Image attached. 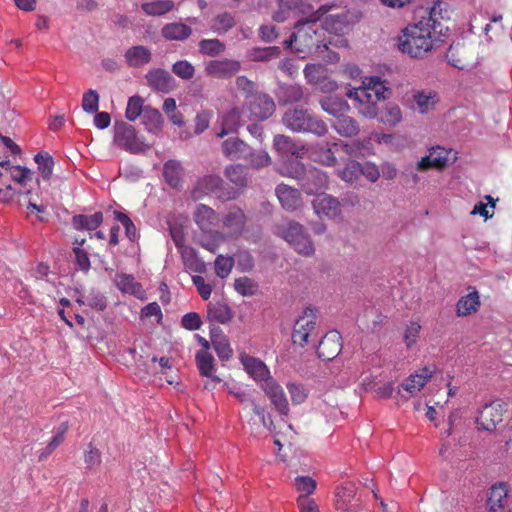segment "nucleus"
Instances as JSON below:
<instances>
[{"instance_id":"nucleus-1","label":"nucleus","mask_w":512,"mask_h":512,"mask_svg":"<svg viewBox=\"0 0 512 512\" xmlns=\"http://www.w3.org/2000/svg\"><path fill=\"white\" fill-rule=\"evenodd\" d=\"M441 3L424 11L420 19L408 24L398 36V49L412 58H424L434 49L442 33Z\"/></svg>"},{"instance_id":"nucleus-2","label":"nucleus","mask_w":512,"mask_h":512,"mask_svg":"<svg viewBox=\"0 0 512 512\" xmlns=\"http://www.w3.org/2000/svg\"><path fill=\"white\" fill-rule=\"evenodd\" d=\"M37 181L35 173L27 167L13 165V162H0V202L13 201L15 196L23 197L28 209L43 212V207L34 203L31 198L26 200L31 193L32 184Z\"/></svg>"},{"instance_id":"nucleus-3","label":"nucleus","mask_w":512,"mask_h":512,"mask_svg":"<svg viewBox=\"0 0 512 512\" xmlns=\"http://www.w3.org/2000/svg\"><path fill=\"white\" fill-rule=\"evenodd\" d=\"M334 7L335 4L322 5L313 12L310 18L298 21L294 26L291 37L284 41L285 47L302 54V58L310 53L318 52L321 47L327 49L328 47L324 43L323 29L319 27L317 22Z\"/></svg>"},{"instance_id":"nucleus-4","label":"nucleus","mask_w":512,"mask_h":512,"mask_svg":"<svg viewBox=\"0 0 512 512\" xmlns=\"http://www.w3.org/2000/svg\"><path fill=\"white\" fill-rule=\"evenodd\" d=\"M389 88L386 82L379 77H369L363 81V85L348 92V97L355 101V108L367 118H374L378 114L377 103L385 100Z\"/></svg>"},{"instance_id":"nucleus-5","label":"nucleus","mask_w":512,"mask_h":512,"mask_svg":"<svg viewBox=\"0 0 512 512\" xmlns=\"http://www.w3.org/2000/svg\"><path fill=\"white\" fill-rule=\"evenodd\" d=\"M277 170L286 177L295 178L302 182V187L308 194H315L327 184L326 175L317 170H306L303 162H277Z\"/></svg>"},{"instance_id":"nucleus-6","label":"nucleus","mask_w":512,"mask_h":512,"mask_svg":"<svg viewBox=\"0 0 512 512\" xmlns=\"http://www.w3.org/2000/svg\"><path fill=\"white\" fill-rule=\"evenodd\" d=\"M284 126L293 132H310L322 136L327 132L326 124L315 117L309 109L294 107L282 117Z\"/></svg>"},{"instance_id":"nucleus-7","label":"nucleus","mask_w":512,"mask_h":512,"mask_svg":"<svg viewBox=\"0 0 512 512\" xmlns=\"http://www.w3.org/2000/svg\"><path fill=\"white\" fill-rule=\"evenodd\" d=\"M114 142L118 147L130 153H143L152 146L137 134L132 125L123 121L116 122L114 125Z\"/></svg>"},{"instance_id":"nucleus-8","label":"nucleus","mask_w":512,"mask_h":512,"mask_svg":"<svg viewBox=\"0 0 512 512\" xmlns=\"http://www.w3.org/2000/svg\"><path fill=\"white\" fill-rule=\"evenodd\" d=\"M370 144V141L362 144L353 143L352 145L344 143L342 140L327 142L325 147H321V150H324L322 156L325 160L331 161L337 160L338 158L340 160H346V157H366L370 155V148L368 147Z\"/></svg>"},{"instance_id":"nucleus-9","label":"nucleus","mask_w":512,"mask_h":512,"mask_svg":"<svg viewBox=\"0 0 512 512\" xmlns=\"http://www.w3.org/2000/svg\"><path fill=\"white\" fill-rule=\"evenodd\" d=\"M283 238L299 254L309 257L315 252L314 245L307 234L304 233L303 226L296 222H291L283 231Z\"/></svg>"},{"instance_id":"nucleus-10","label":"nucleus","mask_w":512,"mask_h":512,"mask_svg":"<svg viewBox=\"0 0 512 512\" xmlns=\"http://www.w3.org/2000/svg\"><path fill=\"white\" fill-rule=\"evenodd\" d=\"M316 329V313L311 308H306L296 319L293 332V344L303 347L308 343L309 337Z\"/></svg>"},{"instance_id":"nucleus-11","label":"nucleus","mask_w":512,"mask_h":512,"mask_svg":"<svg viewBox=\"0 0 512 512\" xmlns=\"http://www.w3.org/2000/svg\"><path fill=\"white\" fill-rule=\"evenodd\" d=\"M245 105L250 113L251 121H263L270 118L276 108L274 100L266 93H256L245 101Z\"/></svg>"},{"instance_id":"nucleus-12","label":"nucleus","mask_w":512,"mask_h":512,"mask_svg":"<svg viewBox=\"0 0 512 512\" xmlns=\"http://www.w3.org/2000/svg\"><path fill=\"white\" fill-rule=\"evenodd\" d=\"M273 149L278 157L303 159L307 156L308 147L287 135L278 134L273 138Z\"/></svg>"},{"instance_id":"nucleus-13","label":"nucleus","mask_w":512,"mask_h":512,"mask_svg":"<svg viewBox=\"0 0 512 512\" xmlns=\"http://www.w3.org/2000/svg\"><path fill=\"white\" fill-rule=\"evenodd\" d=\"M246 215L239 207H232L222 218V237L237 239L246 226Z\"/></svg>"},{"instance_id":"nucleus-14","label":"nucleus","mask_w":512,"mask_h":512,"mask_svg":"<svg viewBox=\"0 0 512 512\" xmlns=\"http://www.w3.org/2000/svg\"><path fill=\"white\" fill-rule=\"evenodd\" d=\"M505 412L504 405L499 401L486 404L479 412L476 418L478 429L493 431L496 426L502 422Z\"/></svg>"},{"instance_id":"nucleus-15","label":"nucleus","mask_w":512,"mask_h":512,"mask_svg":"<svg viewBox=\"0 0 512 512\" xmlns=\"http://www.w3.org/2000/svg\"><path fill=\"white\" fill-rule=\"evenodd\" d=\"M489 512H512V499L505 483L493 485L487 500Z\"/></svg>"},{"instance_id":"nucleus-16","label":"nucleus","mask_w":512,"mask_h":512,"mask_svg":"<svg viewBox=\"0 0 512 512\" xmlns=\"http://www.w3.org/2000/svg\"><path fill=\"white\" fill-rule=\"evenodd\" d=\"M356 485L346 482L336 488L334 507L339 512L356 511Z\"/></svg>"},{"instance_id":"nucleus-17","label":"nucleus","mask_w":512,"mask_h":512,"mask_svg":"<svg viewBox=\"0 0 512 512\" xmlns=\"http://www.w3.org/2000/svg\"><path fill=\"white\" fill-rule=\"evenodd\" d=\"M342 338L338 331L332 330L326 333L317 347V355L323 360H333L342 349Z\"/></svg>"},{"instance_id":"nucleus-18","label":"nucleus","mask_w":512,"mask_h":512,"mask_svg":"<svg viewBox=\"0 0 512 512\" xmlns=\"http://www.w3.org/2000/svg\"><path fill=\"white\" fill-rule=\"evenodd\" d=\"M241 64L233 59L211 60L206 63L205 71L207 75L215 78H230L239 72Z\"/></svg>"},{"instance_id":"nucleus-19","label":"nucleus","mask_w":512,"mask_h":512,"mask_svg":"<svg viewBox=\"0 0 512 512\" xmlns=\"http://www.w3.org/2000/svg\"><path fill=\"white\" fill-rule=\"evenodd\" d=\"M261 388L280 414L287 416L289 407L283 388L273 378L268 380L267 383H262Z\"/></svg>"},{"instance_id":"nucleus-20","label":"nucleus","mask_w":512,"mask_h":512,"mask_svg":"<svg viewBox=\"0 0 512 512\" xmlns=\"http://www.w3.org/2000/svg\"><path fill=\"white\" fill-rule=\"evenodd\" d=\"M230 394H232L244 406L245 409H251L253 414L258 417L261 426L269 430L271 429L270 426L273 424V422L270 420L269 424L267 423L264 408L255 402L251 393L238 388L230 390Z\"/></svg>"},{"instance_id":"nucleus-21","label":"nucleus","mask_w":512,"mask_h":512,"mask_svg":"<svg viewBox=\"0 0 512 512\" xmlns=\"http://www.w3.org/2000/svg\"><path fill=\"white\" fill-rule=\"evenodd\" d=\"M312 10L310 4L306 0H279V10L274 14L273 18L276 21L282 22L286 20L289 15H304Z\"/></svg>"},{"instance_id":"nucleus-22","label":"nucleus","mask_w":512,"mask_h":512,"mask_svg":"<svg viewBox=\"0 0 512 512\" xmlns=\"http://www.w3.org/2000/svg\"><path fill=\"white\" fill-rule=\"evenodd\" d=\"M312 204L315 213L320 217L334 219L340 215V203L331 195H317Z\"/></svg>"},{"instance_id":"nucleus-23","label":"nucleus","mask_w":512,"mask_h":512,"mask_svg":"<svg viewBox=\"0 0 512 512\" xmlns=\"http://www.w3.org/2000/svg\"><path fill=\"white\" fill-rule=\"evenodd\" d=\"M241 362L244 366V370L256 381L259 383H267L268 380H271L270 371L266 364L255 357L245 355L241 357Z\"/></svg>"},{"instance_id":"nucleus-24","label":"nucleus","mask_w":512,"mask_h":512,"mask_svg":"<svg viewBox=\"0 0 512 512\" xmlns=\"http://www.w3.org/2000/svg\"><path fill=\"white\" fill-rule=\"evenodd\" d=\"M145 77L148 85L155 91L169 93L174 87V79L166 70L151 69Z\"/></svg>"},{"instance_id":"nucleus-25","label":"nucleus","mask_w":512,"mask_h":512,"mask_svg":"<svg viewBox=\"0 0 512 512\" xmlns=\"http://www.w3.org/2000/svg\"><path fill=\"white\" fill-rule=\"evenodd\" d=\"M223 155L231 159L252 156L250 146L238 137H229L222 143Z\"/></svg>"},{"instance_id":"nucleus-26","label":"nucleus","mask_w":512,"mask_h":512,"mask_svg":"<svg viewBox=\"0 0 512 512\" xmlns=\"http://www.w3.org/2000/svg\"><path fill=\"white\" fill-rule=\"evenodd\" d=\"M115 284L117 288L123 293L131 294L140 300H144L146 298V292L143 289L141 283L137 282L134 276L130 274H116Z\"/></svg>"},{"instance_id":"nucleus-27","label":"nucleus","mask_w":512,"mask_h":512,"mask_svg":"<svg viewBox=\"0 0 512 512\" xmlns=\"http://www.w3.org/2000/svg\"><path fill=\"white\" fill-rule=\"evenodd\" d=\"M276 195L282 207L287 211H295L302 206L300 192L287 185H278Z\"/></svg>"},{"instance_id":"nucleus-28","label":"nucleus","mask_w":512,"mask_h":512,"mask_svg":"<svg viewBox=\"0 0 512 512\" xmlns=\"http://www.w3.org/2000/svg\"><path fill=\"white\" fill-rule=\"evenodd\" d=\"M124 59L129 67H142L151 61L152 53L143 45L132 46L125 52Z\"/></svg>"},{"instance_id":"nucleus-29","label":"nucleus","mask_w":512,"mask_h":512,"mask_svg":"<svg viewBox=\"0 0 512 512\" xmlns=\"http://www.w3.org/2000/svg\"><path fill=\"white\" fill-rule=\"evenodd\" d=\"M195 361L202 376L212 378V381L215 383L220 382V378L214 375L215 359L211 353L206 350H200L195 355Z\"/></svg>"},{"instance_id":"nucleus-30","label":"nucleus","mask_w":512,"mask_h":512,"mask_svg":"<svg viewBox=\"0 0 512 512\" xmlns=\"http://www.w3.org/2000/svg\"><path fill=\"white\" fill-rule=\"evenodd\" d=\"M191 34V27L181 22L167 23L161 29V35L169 41H184Z\"/></svg>"},{"instance_id":"nucleus-31","label":"nucleus","mask_w":512,"mask_h":512,"mask_svg":"<svg viewBox=\"0 0 512 512\" xmlns=\"http://www.w3.org/2000/svg\"><path fill=\"white\" fill-rule=\"evenodd\" d=\"M142 123L149 134L157 136L162 131L164 120L157 109L148 106L144 109Z\"/></svg>"},{"instance_id":"nucleus-32","label":"nucleus","mask_w":512,"mask_h":512,"mask_svg":"<svg viewBox=\"0 0 512 512\" xmlns=\"http://www.w3.org/2000/svg\"><path fill=\"white\" fill-rule=\"evenodd\" d=\"M242 110L238 107L232 108L225 113L221 121V131L217 133V137H224L230 132H235L242 125Z\"/></svg>"},{"instance_id":"nucleus-33","label":"nucleus","mask_w":512,"mask_h":512,"mask_svg":"<svg viewBox=\"0 0 512 512\" xmlns=\"http://www.w3.org/2000/svg\"><path fill=\"white\" fill-rule=\"evenodd\" d=\"M194 220L202 231L207 232L216 224L217 215L211 207L200 204L194 213Z\"/></svg>"},{"instance_id":"nucleus-34","label":"nucleus","mask_w":512,"mask_h":512,"mask_svg":"<svg viewBox=\"0 0 512 512\" xmlns=\"http://www.w3.org/2000/svg\"><path fill=\"white\" fill-rule=\"evenodd\" d=\"M431 377L432 371L427 367H424L420 372L410 375L406 382L402 384V387L407 392L414 394L417 391H420Z\"/></svg>"},{"instance_id":"nucleus-35","label":"nucleus","mask_w":512,"mask_h":512,"mask_svg":"<svg viewBox=\"0 0 512 512\" xmlns=\"http://www.w3.org/2000/svg\"><path fill=\"white\" fill-rule=\"evenodd\" d=\"M175 8L173 0H153L141 5L142 11L148 16H163Z\"/></svg>"},{"instance_id":"nucleus-36","label":"nucleus","mask_w":512,"mask_h":512,"mask_svg":"<svg viewBox=\"0 0 512 512\" xmlns=\"http://www.w3.org/2000/svg\"><path fill=\"white\" fill-rule=\"evenodd\" d=\"M236 25L235 17L230 12H222L217 14L215 17L211 19V30L218 34L222 35L227 33Z\"/></svg>"},{"instance_id":"nucleus-37","label":"nucleus","mask_w":512,"mask_h":512,"mask_svg":"<svg viewBox=\"0 0 512 512\" xmlns=\"http://www.w3.org/2000/svg\"><path fill=\"white\" fill-rule=\"evenodd\" d=\"M457 315L460 317L468 316L476 312L480 306L479 295L477 291L461 297L457 302Z\"/></svg>"},{"instance_id":"nucleus-38","label":"nucleus","mask_w":512,"mask_h":512,"mask_svg":"<svg viewBox=\"0 0 512 512\" xmlns=\"http://www.w3.org/2000/svg\"><path fill=\"white\" fill-rule=\"evenodd\" d=\"M103 221V214L95 212L92 215H76L73 217V227L77 230L92 231L97 229Z\"/></svg>"},{"instance_id":"nucleus-39","label":"nucleus","mask_w":512,"mask_h":512,"mask_svg":"<svg viewBox=\"0 0 512 512\" xmlns=\"http://www.w3.org/2000/svg\"><path fill=\"white\" fill-rule=\"evenodd\" d=\"M321 107L325 112L335 116L336 119L349 110L347 102L337 96H328L323 99L321 101Z\"/></svg>"},{"instance_id":"nucleus-40","label":"nucleus","mask_w":512,"mask_h":512,"mask_svg":"<svg viewBox=\"0 0 512 512\" xmlns=\"http://www.w3.org/2000/svg\"><path fill=\"white\" fill-rule=\"evenodd\" d=\"M207 316L210 321L225 324L232 319V312L227 304H209Z\"/></svg>"},{"instance_id":"nucleus-41","label":"nucleus","mask_w":512,"mask_h":512,"mask_svg":"<svg viewBox=\"0 0 512 512\" xmlns=\"http://www.w3.org/2000/svg\"><path fill=\"white\" fill-rule=\"evenodd\" d=\"M333 128L342 136L352 137L358 134L359 125L351 117L342 115L338 117L333 123Z\"/></svg>"},{"instance_id":"nucleus-42","label":"nucleus","mask_w":512,"mask_h":512,"mask_svg":"<svg viewBox=\"0 0 512 512\" xmlns=\"http://www.w3.org/2000/svg\"><path fill=\"white\" fill-rule=\"evenodd\" d=\"M163 177L170 187H179L182 178L180 162H165L163 166Z\"/></svg>"},{"instance_id":"nucleus-43","label":"nucleus","mask_w":512,"mask_h":512,"mask_svg":"<svg viewBox=\"0 0 512 512\" xmlns=\"http://www.w3.org/2000/svg\"><path fill=\"white\" fill-rule=\"evenodd\" d=\"M294 487L299 493L298 497L311 498L310 495H312L317 488V482L310 476H297L294 479Z\"/></svg>"},{"instance_id":"nucleus-44","label":"nucleus","mask_w":512,"mask_h":512,"mask_svg":"<svg viewBox=\"0 0 512 512\" xmlns=\"http://www.w3.org/2000/svg\"><path fill=\"white\" fill-rule=\"evenodd\" d=\"M199 52L203 55L215 57L223 53L226 46L219 39H203L198 44Z\"/></svg>"},{"instance_id":"nucleus-45","label":"nucleus","mask_w":512,"mask_h":512,"mask_svg":"<svg viewBox=\"0 0 512 512\" xmlns=\"http://www.w3.org/2000/svg\"><path fill=\"white\" fill-rule=\"evenodd\" d=\"M420 160H458V152L443 146H433Z\"/></svg>"},{"instance_id":"nucleus-46","label":"nucleus","mask_w":512,"mask_h":512,"mask_svg":"<svg viewBox=\"0 0 512 512\" xmlns=\"http://www.w3.org/2000/svg\"><path fill=\"white\" fill-rule=\"evenodd\" d=\"M144 109L143 99L138 95L132 96L128 100L125 117L129 121H135L139 116L143 115Z\"/></svg>"},{"instance_id":"nucleus-47","label":"nucleus","mask_w":512,"mask_h":512,"mask_svg":"<svg viewBox=\"0 0 512 512\" xmlns=\"http://www.w3.org/2000/svg\"><path fill=\"white\" fill-rule=\"evenodd\" d=\"M222 179L215 175H207L204 176L199 182H198V188L203 191L204 193H214L217 194L219 197H222L221 194H218L221 186H222Z\"/></svg>"},{"instance_id":"nucleus-48","label":"nucleus","mask_w":512,"mask_h":512,"mask_svg":"<svg viewBox=\"0 0 512 512\" xmlns=\"http://www.w3.org/2000/svg\"><path fill=\"white\" fill-rule=\"evenodd\" d=\"M226 176L237 186L243 187L247 184L245 169L242 164H232L226 168Z\"/></svg>"},{"instance_id":"nucleus-49","label":"nucleus","mask_w":512,"mask_h":512,"mask_svg":"<svg viewBox=\"0 0 512 512\" xmlns=\"http://www.w3.org/2000/svg\"><path fill=\"white\" fill-rule=\"evenodd\" d=\"M347 24L348 18L344 13L330 15L324 20V28L334 33L342 32Z\"/></svg>"},{"instance_id":"nucleus-50","label":"nucleus","mask_w":512,"mask_h":512,"mask_svg":"<svg viewBox=\"0 0 512 512\" xmlns=\"http://www.w3.org/2000/svg\"><path fill=\"white\" fill-rule=\"evenodd\" d=\"M235 290L242 296H253L258 289V285L250 278L243 276L235 279Z\"/></svg>"},{"instance_id":"nucleus-51","label":"nucleus","mask_w":512,"mask_h":512,"mask_svg":"<svg viewBox=\"0 0 512 512\" xmlns=\"http://www.w3.org/2000/svg\"><path fill=\"white\" fill-rule=\"evenodd\" d=\"M215 272L218 277L226 278L234 266V259L232 257H225L219 254L215 259Z\"/></svg>"},{"instance_id":"nucleus-52","label":"nucleus","mask_w":512,"mask_h":512,"mask_svg":"<svg viewBox=\"0 0 512 512\" xmlns=\"http://www.w3.org/2000/svg\"><path fill=\"white\" fill-rule=\"evenodd\" d=\"M462 49L459 44H452L446 52L448 63L458 69H464L466 65L465 59L461 56Z\"/></svg>"},{"instance_id":"nucleus-53","label":"nucleus","mask_w":512,"mask_h":512,"mask_svg":"<svg viewBox=\"0 0 512 512\" xmlns=\"http://www.w3.org/2000/svg\"><path fill=\"white\" fill-rule=\"evenodd\" d=\"M172 72L183 80H190L194 77L195 68L190 62L179 60L173 64Z\"/></svg>"},{"instance_id":"nucleus-54","label":"nucleus","mask_w":512,"mask_h":512,"mask_svg":"<svg viewBox=\"0 0 512 512\" xmlns=\"http://www.w3.org/2000/svg\"><path fill=\"white\" fill-rule=\"evenodd\" d=\"M82 108L89 114L96 113L99 108V94L96 90L89 89L83 94Z\"/></svg>"},{"instance_id":"nucleus-55","label":"nucleus","mask_w":512,"mask_h":512,"mask_svg":"<svg viewBox=\"0 0 512 512\" xmlns=\"http://www.w3.org/2000/svg\"><path fill=\"white\" fill-rule=\"evenodd\" d=\"M437 94L435 92H420L415 95V102L421 113H426L436 103Z\"/></svg>"},{"instance_id":"nucleus-56","label":"nucleus","mask_w":512,"mask_h":512,"mask_svg":"<svg viewBox=\"0 0 512 512\" xmlns=\"http://www.w3.org/2000/svg\"><path fill=\"white\" fill-rule=\"evenodd\" d=\"M280 54L279 47H265V48H255L250 53V57L254 61H268L272 58L278 57Z\"/></svg>"},{"instance_id":"nucleus-57","label":"nucleus","mask_w":512,"mask_h":512,"mask_svg":"<svg viewBox=\"0 0 512 512\" xmlns=\"http://www.w3.org/2000/svg\"><path fill=\"white\" fill-rule=\"evenodd\" d=\"M211 340L213 347L221 360H228L232 357L233 351L226 338L221 337L219 339H215L212 335Z\"/></svg>"},{"instance_id":"nucleus-58","label":"nucleus","mask_w":512,"mask_h":512,"mask_svg":"<svg viewBox=\"0 0 512 512\" xmlns=\"http://www.w3.org/2000/svg\"><path fill=\"white\" fill-rule=\"evenodd\" d=\"M212 112L203 110L197 113L194 119V134L200 135L209 128Z\"/></svg>"},{"instance_id":"nucleus-59","label":"nucleus","mask_w":512,"mask_h":512,"mask_svg":"<svg viewBox=\"0 0 512 512\" xmlns=\"http://www.w3.org/2000/svg\"><path fill=\"white\" fill-rule=\"evenodd\" d=\"M119 174L126 180L135 182L142 177L143 171L135 163L126 162L123 167H120Z\"/></svg>"},{"instance_id":"nucleus-60","label":"nucleus","mask_w":512,"mask_h":512,"mask_svg":"<svg viewBox=\"0 0 512 512\" xmlns=\"http://www.w3.org/2000/svg\"><path fill=\"white\" fill-rule=\"evenodd\" d=\"M79 303L86 304L92 309H95L97 311H103L107 306L106 298L99 294H89L87 297H85V300H77Z\"/></svg>"},{"instance_id":"nucleus-61","label":"nucleus","mask_w":512,"mask_h":512,"mask_svg":"<svg viewBox=\"0 0 512 512\" xmlns=\"http://www.w3.org/2000/svg\"><path fill=\"white\" fill-rule=\"evenodd\" d=\"M283 96L285 102L296 103L304 99V92L298 85H289L283 89Z\"/></svg>"},{"instance_id":"nucleus-62","label":"nucleus","mask_w":512,"mask_h":512,"mask_svg":"<svg viewBox=\"0 0 512 512\" xmlns=\"http://www.w3.org/2000/svg\"><path fill=\"white\" fill-rule=\"evenodd\" d=\"M236 86L238 90L244 93L245 101L249 100L256 93L255 91V83L249 80L246 76H238L236 78Z\"/></svg>"},{"instance_id":"nucleus-63","label":"nucleus","mask_w":512,"mask_h":512,"mask_svg":"<svg viewBox=\"0 0 512 512\" xmlns=\"http://www.w3.org/2000/svg\"><path fill=\"white\" fill-rule=\"evenodd\" d=\"M181 325L189 331L200 329L202 325L200 315L196 312L186 313L181 319Z\"/></svg>"},{"instance_id":"nucleus-64","label":"nucleus","mask_w":512,"mask_h":512,"mask_svg":"<svg viewBox=\"0 0 512 512\" xmlns=\"http://www.w3.org/2000/svg\"><path fill=\"white\" fill-rule=\"evenodd\" d=\"M359 164V174L365 176L369 181L375 182L379 176V170L374 164V162H360Z\"/></svg>"}]
</instances>
